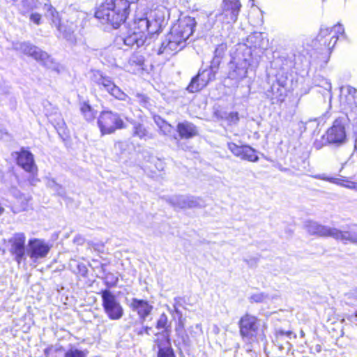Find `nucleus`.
<instances>
[{"mask_svg":"<svg viewBox=\"0 0 357 357\" xmlns=\"http://www.w3.org/2000/svg\"><path fill=\"white\" fill-rule=\"evenodd\" d=\"M196 21L189 16L178 20L174 24L169 35L167 42L163 43L159 49L158 54H174L181 50L185 45V41L193 33Z\"/></svg>","mask_w":357,"mask_h":357,"instance_id":"obj_1","label":"nucleus"},{"mask_svg":"<svg viewBox=\"0 0 357 357\" xmlns=\"http://www.w3.org/2000/svg\"><path fill=\"white\" fill-rule=\"evenodd\" d=\"M102 307L106 315L111 320H119L124 314L123 308L119 299L109 290L101 292Z\"/></svg>","mask_w":357,"mask_h":357,"instance_id":"obj_2","label":"nucleus"},{"mask_svg":"<svg viewBox=\"0 0 357 357\" xmlns=\"http://www.w3.org/2000/svg\"><path fill=\"white\" fill-rule=\"evenodd\" d=\"M98 125L102 135H109L118 129L125 127V123L120 116L112 112H103L98 119Z\"/></svg>","mask_w":357,"mask_h":357,"instance_id":"obj_3","label":"nucleus"},{"mask_svg":"<svg viewBox=\"0 0 357 357\" xmlns=\"http://www.w3.org/2000/svg\"><path fill=\"white\" fill-rule=\"evenodd\" d=\"M344 33V29L340 23L331 28L321 26L317 40L321 45L331 50L335 47L340 36Z\"/></svg>","mask_w":357,"mask_h":357,"instance_id":"obj_4","label":"nucleus"},{"mask_svg":"<svg viewBox=\"0 0 357 357\" xmlns=\"http://www.w3.org/2000/svg\"><path fill=\"white\" fill-rule=\"evenodd\" d=\"M17 162L25 172L29 174V181L35 185L39 181L37 178L38 167L34 162L33 155L28 151H21L17 159Z\"/></svg>","mask_w":357,"mask_h":357,"instance_id":"obj_5","label":"nucleus"},{"mask_svg":"<svg viewBox=\"0 0 357 357\" xmlns=\"http://www.w3.org/2000/svg\"><path fill=\"white\" fill-rule=\"evenodd\" d=\"M9 251L20 264L25 257L26 236L22 232L15 233L9 239Z\"/></svg>","mask_w":357,"mask_h":357,"instance_id":"obj_6","label":"nucleus"},{"mask_svg":"<svg viewBox=\"0 0 357 357\" xmlns=\"http://www.w3.org/2000/svg\"><path fill=\"white\" fill-rule=\"evenodd\" d=\"M93 79L116 98L121 100H127V99H129L128 96L122 91L120 88L116 86L109 77L103 76L100 72H93Z\"/></svg>","mask_w":357,"mask_h":357,"instance_id":"obj_7","label":"nucleus"},{"mask_svg":"<svg viewBox=\"0 0 357 357\" xmlns=\"http://www.w3.org/2000/svg\"><path fill=\"white\" fill-rule=\"evenodd\" d=\"M14 48L22 53L32 56L36 60L41 62L43 65L50 66L52 59L49 54L38 47L29 43H21L15 45Z\"/></svg>","mask_w":357,"mask_h":357,"instance_id":"obj_8","label":"nucleus"},{"mask_svg":"<svg viewBox=\"0 0 357 357\" xmlns=\"http://www.w3.org/2000/svg\"><path fill=\"white\" fill-rule=\"evenodd\" d=\"M305 227L310 234H316L324 237L330 236L338 241L340 240V238L344 237L341 230L334 227L324 226L316 222L307 221L305 224Z\"/></svg>","mask_w":357,"mask_h":357,"instance_id":"obj_9","label":"nucleus"},{"mask_svg":"<svg viewBox=\"0 0 357 357\" xmlns=\"http://www.w3.org/2000/svg\"><path fill=\"white\" fill-rule=\"evenodd\" d=\"M347 139L344 122L342 119H337L326 132V140L330 144H342Z\"/></svg>","mask_w":357,"mask_h":357,"instance_id":"obj_10","label":"nucleus"},{"mask_svg":"<svg viewBox=\"0 0 357 357\" xmlns=\"http://www.w3.org/2000/svg\"><path fill=\"white\" fill-rule=\"evenodd\" d=\"M50 246L44 240L31 238L28 242L27 255L33 260L45 258L50 250Z\"/></svg>","mask_w":357,"mask_h":357,"instance_id":"obj_11","label":"nucleus"},{"mask_svg":"<svg viewBox=\"0 0 357 357\" xmlns=\"http://www.w3.org/2000/svg\"><path fill=\"white\" fill-rule=\"evenodd\" d=\"M214 78L215 73L211 68L199 70L197 75L192 79L187 89L191 93L199 91Z\"/></svg>","mask_w":357,"mask_h":357,"instance_id":"obj_12","label":"nucleus"},{"mask_svg":"<svg viewBox=\"0 0 357 357\" xmlns=\"http://www.w3.org/2000/svg\"><path fill=\"white\" fill-rule=\"evenodd\" d=\"M146 39L147 36L144 31L138 28V23L135 20L128 35L123 38V42L127 46L137 48L142 46Z\"/></svg>","mask_w":357,"mask_h":357,"instance_id":"obj_13","label":"nucleus"},{"mask_svg":"<svg viewBox=\"0 0 357 357\" xmlns=\"http://www.w3.org/2000/svg\"><path fill=\"white\" fill-rule=\"evenodd\" d=\"M223 12L220 18L223 22L229 24L236 21L241 8L238 0H224Z\"/></svg>","mask_w":357,"mask_h":357,"instance_id":"obj_14","label":"nucleus"},{"mask_svg":"<svg viewBox=\"0 0 357 357\" xmlns=\"http://www.w3.org/2000/svg\"><path fill=\"white\" fill-rule=\"evenodd\" d=\"M250 66L249 61L245 58L236 57L231 63L229 77L233 79L241 80L246 77L248 69Z\"/></svg>","mask_w":357,"mask_h":357,"instance_id":"obj_15","label":"nucleus"},{"mask_svg":"<svg viewBox=\"0 0 357 357\" xmlns=\"http://www.w3.org/2000/svg\"><path fill=\"white\" fill-rule=\"evenodd\" d=\"M168 202L174 206L179 208H192L202 207V199L192 196L175 195L170 197Z\"/></svg>","mask_w":357,"mask_h":357,"instance_id":"obj_16","label":"nucleus"},{"mask_svg":"<svg viewBox=\"0 0 357 357\" xmlns=\"http://www.w3.org/2000/svg\"><path fill=\"white\" fill-rule=\"evenodd\" d=\"M259 329L258 319L249 314H245L240 321V333L242 336L252 337L257 335Z\"/></svg>","mask_w":357,"mask_h":357,"instance_id":"obj_17","label":"nucleus"},{"mask_svg":"<svg viewBox=\"0 0 357 357\" xmlns=\"http://www.w3.org/2000/svg\"><path fill=\"white\" fill-rule=\"evenodd\" d=\"M132 311L137 312L139 317L144 320L152 312L153 305L147 301L132 298L129 305Z\"/></svg>","mask_w":357,"mask_h":357,"instance_id":"obj_18","label":"nucleus"},{"mask_svg":"<svg viewBox=\"0 0 357 357\" xmlns=\"http://www.w3.org/2000/svg\"><path fill=\"white\" fill-rule=\"evenodd\" d=\"M136 20L138 23V28L144 31L146 36L149 35L150 38L155 34H158L161 30V26L156 20L150 21L147 18H140Z\"/></svg>","mask_w":357,"mask_h":357,"instance_id":"obj_19","label":"nucleus"},{"mask_svg":"<svg viewBox=\"0 0 357 357\" xmlns=\"http://www.w3.org/2000/svg\"><path fill=\"white\" fill-rule=\"evenodd\" d=\"M177 131L181 138L189 139L197 135L196 127L188 121L179 123L177 125Z\"/></svg>","mask_w":357,"mask_h":357,"instance_id":"obj_20","label":"nucleus"},{"mask_svg":"<svg viewBox=\"0 0 357 357\" xmlns=\"http://www.w3.org/2000/svg\"><path fill=\"white\" fill-rule=\"evenodd\" d=\"M315 178L327 181L333 183L340 185L341 186L352 189L357 191V182L349 181H342L337 178H333L326 176L325 174H317L313 176Z\"/></svg>","mask_w":357,"mask_h":357,"instance_id":"obj_21","label":"nucleus"},{"mask_svg":"<svg viewBox=\"0 0 357 357\" xmlns=\"http://www.w3.org/2000/svg\"><path fill=\"white\" fill-rule=\"evenodd\" d=\"M20 13L25 15L28 12L37 8L40 3L37 0H13Z\"/></svg>","mask_w":357,"mask_h":357,"instance_id":"obj_22","label":"nucleus"},{"mask_svg":"<svg viewBox=\"0 0 357 357\" xmlns=\"http://www.w3.org/2000/svg\"><path fill=\"white\" fill-rule=\"evenodd\" d=\"M355 89L351 86L342 87L340 89V100L342 102L352 105L354 102Z\"/></svg>","mask_w":357,"mask_h":357,"instance_id":"obj_23","label":"nucleus"},{"mask_svg":"<svg viewBox=\"0 0 357 357\" xmlns=\"http://www.w3.org/2000/svg\"><path fill=\"white\" fill-rule=\"evenodd\" d=\"M166 342L167 346L163 345L162 342L156 340V343L158 347V352L157 357H175L174 351L170 346L169 339L168 335L166 336Z\"/></svg>","mask_w":357,"mask_h":357,"instance_id":"obj_24","label":"nucleus"},{"mask_svg":"<svg viewBox=\"0 0 357 357\" xmlns=\"http://www.w3.org/2000/svg\"><path fill=\"white\" fill-rule=\"evenodd\" d=\"M133 135L140 139H148L151 138V135L142 124H136L133 128Z\"/></svg>","mask_w":357,"mask_h":357,"instance_id":"obj_25","label":"nucleus"},{"mask_svg":"<svg viewBox=\"0 0 357 357\" xmlns=\"http://www.w3.org/2000/svg\"><path fill=\"white\" fill-rule=\"evenodd\" d=\"M87 350H82L76 347H71L66 351L63 357H87Z\"/></svg>","mask_w":357,"mask_h":357,"instance_id":"obj_26","label":"nucleus"},{"mask_svg":"<svg viewBox=\"0 0 357 357\" xmlns=\"http://www.w3.org/2000/svg\"><path fill=\"white\" fill-rule=\"evenodd\" d=\"M31 199V197L29 195H20L17 197V203H20L21 206L20 207H16L13 211L14 213H18L20 211H25L28 208V204L29 200Z\"/></svg>","mask_w":357,"mask_h":357,"instance_id":"obj_27","label":"nucleus"},{"mask_svg":"<svg viewBox=\"0 0 357 357\" xmlns=\"http://www.w3.org/2000/svg\"><path fill=\"white\" fill-rule=\"evenodd\" d=\"M167 323H168L167 316L165 313H162V314H160V316L157 321L156 328L158 329H165L164 333H162V335L165 337V338H166L167 335L169 336Z\"/></svg>","mask_w":357,"mask_h":357,"instance_id":"obj_28","label":"nucleus"},{"mask_svg":"<svg viewBox=\"0 0 357 357\" xmlns=\"http://www.w3.org/2000/svg\"><path fill=\"white\" fill-rule=\"evenodd\" d=\"M241 159L248 160L250 162H257L259 158L256 155V151L254 149L250 146H245L244 153Z\"/></svg>","mask_w":357,"mask_h":357,"instance_id":"obj_29","label":"nucleus"},{"mask_svg":"<svg viewBox=\"0 0 357 357\" xmlns=\"http://www.w3.org/2000/svg\"><path fill=\"white\" fill-rule=\"evenodd\" d=\"M82 114L87 121H92L95 118V112L91 107L87 103L84 102L80 107Z\"/></svg>","mask_w":357,"mask_h":357,"instance_id":"obj_30","label":"nucleus"},{"mask_svg":"<svg viewBox=\"0 0 357 357\" xmlns=\"http://www.w3.org/2000/svg\"><path fill=\"white\" fill-rule=\"evenodd\" d=\"M245 146H238L234 143L230 142L228 143V149L231 151V152L236 156L242 158L243 155L244 153Z\"/></svg>","mask_w":357,"mask_h":357,"instance_id":"obj_31","label":"nucleus"},{"mask_svg":"<svg viewBox=\"0 0 357 357\" xmlns=\"http://www.w3.org/2000/svg\"><path fill=\"white\" fill-rule=\"evenodd\" d=\"M222 119L225 120L229 126L236 125L239 121V116L237 112L227 113L224 116H222Z\"/></svg>","mask_w":357,"mask_h":357,"instance_id":"obj_32","label":"nucleus"},{"mask_svg":"<svg viewBox=\"0 0 357 357\" xmlns=\"http://www.w3.org/2000/svg\"><path fill=\"white\" fill-rule=\"evenodd\" d=\"M342 234L344 236V237L340 238V241H342L344 243L348 242L351 243H357V233L342 231Z\"/></svg>","mask_w":357,"mask_h":357,"instance_id":"obj_33","label":"nucleus"},{"mask_svg":"<svg viewBox=\"0 0 357 357\" xmlns=\"http://www.w3.org/2000/svg\"><path fill=\"white\" fill-rule=\"evenodd\" d=\"M267 296L264 293H258L253 294L251 296V299L252 301L255 303H262L266 301Z\"/></svg>","mask_w":357,"mask_h":357,"instance_id":"obj_34","label":"nucleus"},{"mask_svg":"<svg viewBox=\"0 0 357 357\" xmlns=\"http://www.w3.org/2000/svg\"><path fill=\"white\" fill-rule=\"evenodd\" d=\"M226 50H227L226 44L222 43V44L219 45L215 50V52H214L215 56L221 57L223 55L224 52L226 51Z\"/></svg>","mask_w":357,"mask_h":357,"instance_id":"obj_35","label":"nucleus"},{"mask_svg":"<svg viewBox=\"0 0 357 357\" xmlns=\"http://www.w3.org/2000/svg\"><path fill=\"white\" fill-rule=\"evenodd\" d=\"M160 131L164 134V135H169L172 130H173V127L172 126L171 124L167 123H165V125H163L160 128Z\"/></svg>","mask_w":357,"mask_h":357,"instance_id":"obj_36","label":"nucleus"},{"mask_svg":"<svg viewBox=\"0 0 357 357\" xmlns=\"http://www.w3.org/2000/svg\"><path fill=\"white\" fill-rule=\"evenodd\" d=\"M30 20L36 24H40L41 15L37 13H32L30 15Z\"/></svg>","mask_w":357,"mask_h":357,"instance_id":"obj_37","label":"nucleus"},{"mask_svg":"<svg viewBox=\"0 0 357 357\" xmlns=\"http://www.w3.org/2000/svg\"><path fill=\"white\" fill-rule=\"evenodd\" d=\"M153 119L159 128H160L163 125H165V123H167L159 116H154Z\"/></svg>","mask_w":357,"mask_h":357,"instance_id":"obj_38","label":"nucleus"},{"mask_svg":"<svg viewBox=\"0 0 357 357\" xmlns=\"http://www.w3.org/2000/svg\"><path fill=\"white\" fill-rule=\"evenodd\" d=\"M291 335V332H287V333H284L283 331H278L276 333V337H275V342H279V341L280 340L281 337L284 335Z\"/></svg>","mask_w":357,"mask_h":357,"instance_id":"obj_39","label":"nucleus"},{"mask_svg":"<svg viewBox=\"0 0 357 357\" xmlns=\"http://www.w3.org/2000/svg\"><path fill=\"white\" fill-rule=\"evenodd\" d=\"M74 242L81 245L84 243V238L81 236H77L74 238Z\"/></svg>","mask_w":357,"mask_h":357,"instance_id":"obj_40","label":"nucleus"},{"mask_svg":"<svg viewBox=\"0 0 357 357\" xmlns=\"http://www.w3.org/2000/svg\"><path fill=\"white\" fill-rule=\"evenodd\" d=\"M314 351L319 353L321 351V347L320 344H316L312 348Z\"/></svg>","mask_w":357,"mask_h":357,"instance_id":"obj_41","label":"nucleus"},{"mask_svg":"<svg viewBox=\"0 0 357 357\" xmlns=\"http://www.w3.org/2000/svg\"><path fill=\"white\" fill-rule=\"evenodd\" d=\"M150 329H151L150 328H149V327H146V328H144V332H145V333H146L147 335H149V330H150Z\"/></svg>","mask_w":357,"mask_h":357,"instance_id":"obj_42","label":"nucleus"},{"mask_svg":"<svg viewBox=\"0 0 357 357\" xmlns=\"http://www.w3.org/2000/svg\"><path fill=\"white\" fill-rule=\"evenodd\" d=\"M4 208L0 206V215L3 213Z\"/></svg>","mask_w":357,"mask_h":357,"instance_id":"obj_43","label":"nucleus"},{"mask_svg":"<svg viewBox=\"0 0 357 357\" xmlns=\"http://www.w3.org/2000/svg\"><path fill=\"white\" fill-rule=\"evenodd\" d=\"M356 317L357 318V311L356 312Z\"/></svg>","mask_w":357,"mask_h":357,"instance_id":"obj_44","label":"nucleus"}]
</instances>
